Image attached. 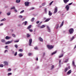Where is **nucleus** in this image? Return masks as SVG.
I'll list each match as a JSON object with an SVG mask.
<instances>
[{
	"mask_svg": "<svg viewBox=\"0 0 76 76\" xmlns=\"http://www.w3.org/2000/svg\"><path fill=\"white\" fill-rule=\"evenodd\" d=\"M69 32L70 34H73V32H74V29L73 28H71L69 29Z\"/></svg>",
	"mask_w": 76,
	"mask_h": 76,
	"instance_id": "nucleus-1",
	"label": "nucleus"
},
{
	"mask_svg": "<svg viewBox=\"0 0 76 76\" xmlns=\"http://www.w3.org/2000/svg\"><path fill=\"white\" fill-rule=\"evenodd\" d=\"M47 47L48 49H53L54 48V46L52 45H47Z\"/></svg>",
	"mask_w": 76,
	"mask_h": 76,
	"instance_id": "nucleus-2",
	"label": "nucleus"
},
{
	"mask_svg": "<svg viewBox=\"0 0 76 76\" xmlns=\"http://www.w3.org/2000/svg\"><path fill=\"white\" fill-rule=\"evenodd\" d=\"M29 46H31L32 45L31 44H32V39H30L29 40Z\"/></svg>",
	"mask_w": 76,
	"mask_h": 76,
	"instance_id": "nucleus-3",
	"label": "nucleus"
},
{
	"mask_svg": "<svg viewBox=\"0 0 76 76\" xmlns=\"http://www.w3.org/2000/svg\"><path fill=\"white\" fill-rule=\"evenodd\" d=\"M58 11V9L57 7H56L54 8V13H56Z\"/></svg>",
	"mask_w": 76,
	"mask_h": 76,
	"instance_id": "nucleus-4",
	"label": "nucleus"
},
{
	"mask_svg": "<svg viewBox=\"0 0 76 76\" xmlns=\"http://www.w3.org/2000/svg\"><path fill=\"white\" fill-rule=\"evenodd\" d=\"M24 4L25 6H29V2L28 1H27L25 2Z\"/></svg>",
	"mask_w": 76,
	"mask_h": 76,
	"instance_id": "nucleus-5",
	"label": "nucleus"
},
{
	"mask_svg": "<svg viewBox=\"0 0 76 76\" xmlns=\"http://www.w3.org/2000/svg\"><path fill=\"white\" fill-rule=\"evenodd\" d=\"M65 8L66 9L67 11H68V10H69V6L68 5H66L65 7Z\"/></svg>",
	"mask_w": 76,
	"mask_h": 76,
	"instance_id": "nucleus-6",
	"label": "nucleus"
},
{
	"mask_svg": "<svg viewBox=\"0 0 76 76\" xmlns=\"http://www.w3.org/2000/svg\"><path fill=\"white\" fill-rule=\"evenodd\" d=\"M47 29H48V31L49 32H51V30H50V27L48 26H47Z\"/></svg>",
	"mask_w": 76,
	"mask_h": 76,
	"instance_id": "nucleus-7",
	"label": "nucleus"
},
{
	"mask_svg": "<svg viewBox=\"0 0 76 76\" xmlns=\"http://www.w3.org/2000/svg\"><path fill=\"white\" fill-rule=\"evenodd\" d=\"M70 69V68H65V69L64 70V71L65 72H67V70L68 69Z\"/></svg>",
	"mask_w": 76,
	"mask_h": 76,
	"instance_id": "nucleus-8",
	"label": "nucleus"
},
{
	"mask_svg": "<svg viewBox=\"0 0 76 76\" xmlns=\"http://www.w3.org/2000/svg\"><path fill=\"white\" fill-rule=\"evenodd\" d=\"M39 39L41 41V42H42V41H43V39H42L41 37H39Z\"/></svg>",
	"mask_w": 76,
	"mask_h": 76,
	"instance_id": "nucleus-9",
	"label": "nucleus"
},
{
	"mask_svg": "<svg viewBox=\"0 0 76 76\" xmlns=\"http://www.w3.org/2000/svg\"><path fill=\"white\" fill-rule=\"evenodd\" d=\"M4 63L5 66H8V63L7 62L5 61L4 62Z\"/></svg>",
	"mask_w": 76,
	"mask_h": 76,
	"instance_id": "nucleus-10",
	"label": "nucleus"
},
{
	"mask_svg": "<svg viewBox=\"0 0 76 76\" xmlns=\"http://www.w3.org/2000/svg\"><path fill=\"white\" fill-rule=\"evenodd\" d=\"M63 1L64 3H66L69 1V0H63Z\"/></svg>",
	"mask_w": 76,
	"mask_h": 76,
	"instance_id": "nucleus-11",
	"label": "nucleus"
},
{
	"mask_svg": "<svg viewBox=\"0 0 76 76\" xmlns=\"http://www.w3.org/2000/svg\"><path fill=\"white\" fill-rule=\"evenodd\" d=\"M64 25V21H63L60 25V27H61Z\"/></svg>",
	"mask_w": 76,
	"mask_h": 76,
	"instance_id": "nucleus-12",
	"label": "nucleus"
},
{
	"mask_svg": "<svg viewBox=\"0 0 76 76\" xmlns=\"http://www.w3.org/2000/svg\"><path fill=\"white\" fill-rule=\"evenodd\" d=\"M31 36V34H27L26 37L27 38H29Z\"/></svg>",
	"mask_w": 76,
	"mask_h": 76,
	"instance_id": "nucleus-13",
	"label": "nucleus"
},
{
	"mask_svg": "<svg viewBox=\"0 0 76 76\" xmlns=\"http://www.w3.org/2000/svg\"><path fill=\"white\" fill-rule=\"evenodd\" d=\"M10 37H8V36H6L5 37L6 39H10Z\"/></svg>",
	"mask_w": 76,
	"mask_h": 76,
	"instance_id": "nucleus-14",
	"label": "nucleus"
},
{
	"mask_svg": "<svg viewBox=\"0 0 76 76\" xmlns=\"http://www.w3.org/2000/svg\"><path fill=\"white\" fill-rule=\"evenodd\" d=\"M72 73V70H70L69 71L67 72V74L68 75L69 74H70Z\"/></svg>",
	"mask_w": 76,
	"mask_h": 76,
	"instance_id": "nucleus-15",
	"label": "nucleus"
},
{
	"mask_svg": "<svg viewBox=\"0 0 76 76\" xmlns=\"http://www.w3.org/2000/svg\"><path fill=\"white\" fill-rule=\"evenodd\" d=\"M72 64L73 66H74V67H76V66L75 64V61H72Z\"/></svg>",
	"mask_w": 76,
	"mask_h": 76,
	"instance_id": "nucleus-16",
	"label": "nucleus"
},
{
	"mask_svg": "<svg viewBox=\"0 0 76 76\" xmlns=\"http://www.w3.org/2000/svg\"><path fill=\"white\" fill-rule=\"evenodd\" d=\"M48 15L49 16H51L52 15V13L50 11H49Z\"/></svg>",
	"mask_w": 76,
	"mask_h": 76,
	"instance_id": "nucleus-17",
	"label": "nucleus"
},
{
	"mask_svg": "<svg viewBox=\"0 0 76 76\" xmlns=\"http://www.w3.org/2000/svg\"><path fill=\"white\" fill-rule=\"evenodd\" d=\"M20 2V0H16L15 1V2L17 3H19Z\"/></svg>",
	"mask_w": 76,
	"mask_h": 76,
	"instance_id": "nucleus-18",
	"label": "nucleus"
},
{
	"mask_svg": "<svg viewBox=\"0 0 76 76\" xmlns=\"http://www.w3.org/2000/svg\"><path fill=\"white\" fill-rule=\"evenodd\" d=\"M11 42H12L8 41L7 42H5V44L6 45L9 44H10V43H11Z\"/></svg>",
	"mask_w": 76,
	"mask_h": 76,
	"instance_id": "nucleus-19",
	"label": "nucleus"
},
{
	"mask_svg": "<svg viewBox=\"0 0 76 76\" xmlns=\"http://www.w3.org/2000/svg\"><path fill=\"white\" fill-rule=\"evenodd\" d=\"M69 61V58H67L64 61V63H67V62H68Z\"/></svg>",
	"mask_w": 76,
	"mask_h": 76,
	"instance_id": "nucleus-20",
	"label": "nucleus"
},
{
	"mask_svg": "<svg viewBox=\"0 0 76 76\" xmlns=\"http://www.w3.org/2000/svg\"><path fill=\"white\" fill-rule=\"evenodd\" d=\"M58 27H59V25L58 24H57L56 25V26L55 27V28H56V29H58Z\"/></svg>",
	"mask_w": 76,
	"mask_h": 76,
	"instance_id": "nucleus-21",
	"label": "nucleus"
},
{
	"mask_svg": "<svg viewBox=\"0 0 76 76\" xmlns=\"http://www.w3.org/2000/svg\"><path fill=\"white\" fill-rule=\"evenodd\" d=\"M1 41L2 42L4 43V42H6V40H5L4 39H2L1 40Z\"/></svg>",
	"mask_w": 76,
	"mask_h": 76,
	"instance_id": "nucleus-22",
	"label": "nucleus"
},
{
	"mask_svg": "<svg viewBox=\"0 0 76 76\" xmlns=\"http://www.w3.org/2000/svg\"><path fill=\"white\" fill-rule=\"evenodd\" d=\"M50 20V18H48V19H47L45 21V22H48L49 20Z\"/></svg>",
	"mask_w": 76,
	"mask_h": 76,
	"instance_id": "nucleus-23",
	"label": "nucleus"
},
{
	"mask_svg": "<svg viewBox=\"0 0 76 76\" xmlns=\"http://www.w3.org/2000/svg\"><path fill=\"white\" fill-rule=\"evenodd\" d=\"M18 56L19 57H22L23 56V54H22V53H20L19 54Z\"/></svg>",
	"mask_w": 76,
	"mask_h": 76,
	"instance_id": "nucleus-24",
	"label": "nucleus"
},
{
	"mask_svg": "<svg viewBox=\"0 0 76 76\" xmlns=\"http://www.w3.org/2000/svg\"><path fill=\"white\" fill-rule=\"evenodd\" d=\"M45 25H42L41 26H40V28H45Z\"/></svg>",
	"mask_w": 76,
	"mask_h": 76,
	"instance_id": "nucleus-25",
	"label": "nucleus"
},
{
	"mask_svg": "<svg viewBox=\"0 0 76 76\" xmlns=\"http://www.w3.org/2000/svg\"><path fill=\"white\" fill-rule=\"evenodd\" d=\"M28 23V22L26 21L23 23H24V25H26V24Z\"/></svg>",
	"mask_w": 76,
	"mask_h": 76,
	"instance_id": "nucleus-26",
	"label": "nucleus"
},
{
	"mask_svg": "<svg viewBox=\"0 0 76 76\" xmlns=\"http://www.w3.org/2000/svg\"><path fill=\"white\" fill-rule=\"evenodd\" d=\"M56 53H57V51H56L53 53H52L51 55L53 56V55H54V54H56Z\"/></svg>",
	"mask_w": 76,
	"mask_h": 76,
	"instance_id": "nucleus-27",
	"label": "nucleus"
},
{
	"mask_svg": "<svg viewBox=\"0 0 76 76\" xmlns=\"http://www.w3.org/2000/svg\"><path fill=\"white\" fill-rule=\"evenodd\" d=\"M31 26H32V25H30L27 27L28 29H31Z\"/></svg>",
	"mask_w": 76,
	"mask_h": 76,
	"instance_id": "nucleus-28",
	"label": "nucleus"
},
{
	"mask_svg": "<svg viewBox=\"0 0 76 76\" xmlns=\"http://www.w3.org/2000/svg\"><path fill=\"white\" fill-rule=\"evenodd\" d=\"M34 48L35 50H38V48L37 47H34Z\"/></svg>",
	"mask_w": 76,
	"mask_h": 76,
	"instance_id": "nucleus-29",
	"label": "nucleus"
},
{
	"mask_svg": "<svg viewBox=\"0 0 76 76\" xmlns=\"http://www.w3.org/2000/svg\"><path fill=\"white\" fill-rule=\"evenodd\" d=\"M35 20V18H32L31 22H33L34 20Z\"/></svg>",
	"mask_w": 76,
	"mask_h": 76,
	"instance_id": "nucleus-30",
	"label": "nucleus"
},
{
	"mask_svg": "<svg viewBox=\"0 0 76 76\" xmlns=\"http://www.w3.org/2000/svg\"><path fill=\"white\" fill-rule=\"evenodd\" d=\"M54 68V65H52L51 68V70H52V69H53Z\"/></svg>",
	"mask_w": 76,
	"mask_h": 76,
	"instance_id": "nucleus-31",
	"label": "nucleus"
},
{
	"mask_svg": "<svg viewBox=\"0 0 76 76\" xmlns=\"http://www.w3.org/2000/svg\"><path fill=\"white\" fill-rule=\"evenodd\" d=\"M45 5V3L44 2L42 4V6H44Z\"/></svg>",
	"mask_w": 76,
	"mask_h": 76,
	"instance_id": "nucleus-32",
	"label": "nucleus"
},
{
	"mask_svg": "<svg viewBox=\"0 0 76 76\" xmlns=\"http://www.w3.org/2000/svg\"><path fill=\"white\" fill-rule=\"evenodd\" d=\"M53 2H54V1H52L49 4V5H50V6H51V5L52 4Z\"/></svg>",
	"mask_w": 76,
	"mask_h": 76,
	"instance_id": "nucleus-33",
	"label": "nucleus"
},
{
	"mask_svg": "<svg viewBox=\"0 0 76 76\" xmlns=\"http://www.w3.org/2000/svg\"><path fill=\"white\" fill-rule=\"evenodd\" d=\"M5 20H6V19L4 18V19H3L1 20V22H2V21H5Z\"/></svg>",
	"mask_w": 76,
	"mask_h": 76,
	"instance_id": "nucleus-34",
	"label": "nucleus"
},
{
	"mask_svg": "<svg viewBox=\"0 0 76 76\" xmlns=\"http://www.w3.org/2000/svg\"><path fill=\"white\" fill-rule=\"evenodd\" d=\"M31 55H32V53H28V56H31Z\"/></svg>",
	"mask_w": 76,
	"mask_h": 76,
	"instance_id": "nucleus-35",
	"label": "nucleus"
},
{
	"mask_svg": "<svg viewBox=\"0 0 76 76\" xmlns=\"http://www.w3.org/2000/svg\"><path fill=\"white\" fill-rule=\"evenodd\" d=\"M15 9V7H12L11 8V10H12V9Z\"/></svg>",
	"mask_w": 76,
	"mask_h": 76,
	"instance_id": "nucleus-36",
	"label": "nucleus"
},
{
	"mask_svg": "<svg viewBox=\"0 0 76 76\" xmlns=\"http://www.w3.org/2000/svg\"><path fill=\"white\" fill-rule=\"evenodd\" d=\"M74 38H75V37H72V38L71 39V41H72L73 39H74Z\"/></svg>",
	"mask_w": 76,
	"mask_h": 76,
	"instance_id": "nucleus-37",
	"label": "nucleus"
},
{
	"mask_svg": "<svg viewBox=\"0 0 76 76\" xmlns=\"http://www.w3.org/2000/svg\"><path fill=\"white\" fill-rule=\"evenodd\" d=\"M61 60L60 59L59 60V64H61Z\"/></svg>",
	"mask_w": 76,
	"mask_h": 76,
	"instance_id": "nucleus-38",
	"label": "nucleus"
},
{
	"mask_svg": "<svg viewBox=\"0 0 76 76\" xmlns=\"http://www.w3.org/2000/svg\"><path fill=\"white\" fill-rule=\"evenodd\" d=\"M11 13L10 12H8L7 13V15H8V16H9V15H10Z\"/></svg>",
	"mask_w": 76,
	"mask_h": 76,
	"instance_id": "nucleus-39",
	"label": "nucleus"
},
{
	"mask_svg": "<svg viewBox=\"0 0 76 76\" xmlns=\"http://www.w3.org/2000/svg\"><path fill=\"white\" fill-rule=\"evenodd\" d=\"M3 65L0 64V67H3Z\"/></svg>",
	"mask_w": 76,
	"mask_h": 76,
	"instance_id": "nucleus-40",
	"label": "nucleus"
},
{
	"mask_svg": "<svg viewBox=\"0 0 76 76\" xmlns=\"http://www.w3.org/2000/svg\"><path fill=\"white\" fill-rule=\"evenodd\" d=\"M12 74L11 73H8V76H10V75H12Z\"/></svg>",
	"mask_w": 76,
	"mask_h": 76,
	"instance_id": "nucleus-41",
	"label": "nucleus"
},
{
	"mask_svg": "<svg viewBox=\"0 0 76 76\" xmlns=\"http://www.w3.org/2000/svg\"><path fill=\"white\" fill-rule=\"evenodd\" d=\"M44 11L45 13H47V8H45L44 9Z\"/></svg>",
	"mask_w": 76,
	"mask_h": 76,
	"instance_id": "nucleus-42",
	"label": "nucleus"
},
{
	"mask_svg": "<svg viewBox=\"0 0 76 76\" xmlns=\"http://www.w3.org/2000/svg\"><path fill=\"white\" fill-rule=\"evenodd\" d=\"M17 54H18V53L17 52H15L14 55V56H16V55H17Z\"/></svg>",
	"mask_w": 76,
	"mask_h": 76,
	"instance_id": "nucleus-43",
	"label": "nucleus"
},
{
	"mask_svg": "<svg viewBox=\"0 0 76 76\" xmlns=\"http://www.w3.org/2000/svg\"><path fill=\"white\" fill-rule=\"evenodd\" d=\"M19 41V40H15V42H18Z\"/></svg>",
	"mask_w": 76,
	"mask_h": 76,
	"instance_id": "nucleus-44",
	"label": "nucleus"
},
{
	"mask_svg": "<svg viewBox=\"0 0 76 76\" xmlns=\"http://www.w3.org/2000/svg\"><path fill=\"white\" fill-rule=\"evenodd\" d=\"M15 48H18V45H15Z\"/></svg>",
	"mask_w": 76,
	"mask_h": 76,
	"instance_id": "nucleus-45",
	"label": "nucleus"
},
{
	"mask_svg": "<svg viewBox=\"0 0 76 76\" xmlns=\"http://www.w3.org/2000/svg\"><path fill=\"white\" fill-rule=\"evenodd\" d=\"M25 11L24 10H23L22 11H21L20 12V13H23Z\"/></svg>",
	"mask_w": 76,
	"mask_h": 76,
	"instance_id": "nucleus-46",
	"label": "nucleus"
},
{
	"mask_svg": "<svg viewBox=\"0 0 76 76\" xmlns=\"http://www.w3.org/2000/svg\"><path fill=\"white\" fill-rule=\"evenodd\" d=\"M19 18H22V15H19Z\"/></svg>",
	"mask_w": 76,
	"mask_h": 76,
	"instance_id": "nucleus-47",
	"label": "nucleus"
},
{
	"mask_svg": "<svg viewBox=\"0 0 76 76\" xmlns=\"http://www.w3.org/2000/svg\"><path fill=\"white\" fill-rule=\"evenodd\" d=\"M45 55V52H44L43 54V57H44V56Z\"/></svg>",
	"mask_w": 76,
	"mask_h": 76,
	"instance_id": "nucleus-48",
	"label": "nucleus"
},
{
	"mask_svg": "<svg viewBox=\"0 0 76 76\" xmlns=\"http://www.w3.org/2000/svg\"><path fill=\"white\" fill-rule=\"evenodd\" d=\"M19 51H20V52H22L23 51V50L22 49H20L19 50Z\"/></svg>",
	"mask_w": 76,
	"mask_h": 76,
	"instance_id": "nucleus-49",
	"label": "nucleus"
},
{
	"mask_svg": "<svg viewBox=\"0 0 76 76\" xmlns=\"http://www.w3.org/2000/svg\"><path fill=\"white\" fill-rule=\"evenodd\" d=\"M29 30L30 32H32V31H33V30H32V29H29Z\"/></svg>",
	"mask_w": 76,
	"mask_h": 76,
	"instance_id": "nucleus-50",
	"label": "nucleus"
},
{
	"mask_svg": "<svg viewBox=\"0 0 76 76\" xmlns=\"http://www.w3.org/2000/svg\"><path fill=\"white\" fill-rule=\"evenodd\" d=\"M63 55L62 54V55L60 56H59V58H61V57H63Z\"/></svg>",
	"mask_w": 76,
	"mask_h": 76,
	"instance_id": "nucleus-51",
	"label": "nucleus"
},
{
	"mask_svg": "<svg viewBox=\"0 0 76 76\" xmlns=\"http://www.w3.org/2000/svg\"><path fill=\"white\" fill-rule=\"evenodd\" d=\"M11 69H10V68H9V69L7 70H8V71H11Z\"/></svg>",
	"mask_w": 76,
	"mask_h": 76,
	"instance_id": "nucleus-52",
	"label": "nucleus"
},
{
	"mask_svg": "<svg viewBox=\"0 0 76 76\" xmlns=\"http://www.w3.org/2000/svg\"><path fill=\"white\" fill-rule=\"evenodd\" d=\"M14 11L15 12H18V11L17 10H16V9H14Z\"/></svg>",
	"mask_w": 76,
	"mask_h": 76,
	"instance_id": "nucleus-53",
	"label": "nucleus"
},
{
	"mask_svg": "<svg viewBox=\"0 0 76 76\" xmlns=\"http://www.w3.org/2000/svg\"><path fill=\"white\" fill-rule=\"evenodd\" d=\"M6 52H8V50H5L4 53H6Z\"/></svg>",
	"mask_w": 76,
	"mask_h": 76,
	"instance_id": "nucleus-54",
	"label": "nucleus"
},
{
	"mask_svg": "<svg viewBox=\"0 0 76 76\" xmlns=\"http://www.w3.org/2000/svg\"><path fill=\"white\" fill-rule=\"evenodd\" d=\"M72 4H73V2H72L71 3H70L68 4V5H72Z\"/></svg>",
	"mask_w": 76,
	"mask_h": 76,
	"instance_id": "nucleus-55",
	"label": "nucleus"
},
{
	"mask_svg": "<svg viewBox=\"0 0 76 76\" xmlns=\"http://www.w3.org/2000/svg\"><path fill=\"white\" fill-rule=\"evenodd\" d=\"M39 21H37L36 22V23H37V24H38V23H39Z\"/></svg>",
	"mask_w": 76,
	"mask_h": 76,
	"instance_id": "nucleus-56",
	"label": "nucleus"
},
{
	"mask_svg": "<svg viewBox=\"0 0 76 76\" xmlns=\"http://www.w3.org/2000/svg\"><path fill=\"white\" fill-rule=\"evenodd\" d=\"M12 36H13V37H15V34H13Z\"/></svg>",
	"mask_w": 76,
	"mask_h": 76,
	"instance_id": "nucleus-57",
	"label": "nucleus"
},
{
	"mask_svg": "<svg viewBox=\"0 0 76 76\" xmlns=\"http://www.w3.org/2000/svg\"><path fill=\"white\" fill-rule=\"evenodd\" d=\"M2 25H3V23H2L0 24V26H1Z\"/></svg>",
	"mask_w": 76,
	"mask_h": 76,
	"instance_id": "nucleus-58",
	"label": "nucleus"
},
{
	"mask_svg": "<svg viewBox=\"0 0 76 76\" xmlns=\"http://www.w3.org/2000/svg\"><path fill=\"white\" fill-rule=\"evenodd\" d=\"M36 61H38V58H37L36 59Z\"/></svg>",
	"mask_w": 76,
	"mask_h": 76,
	"instance_id": "nucleus-59",
	"label": "nucleus"
},
{
	"mask_svg": "<svg viewBox=\"0 0 76 76\" xmlns=\"http://www.w3.org/2000/svg\"><path fill=\"white\" fill-rule=\"evenodd\" d=\"M31 9H32V10H34V7H32L31 8Z\"/></svg>",
	"mask_w": 76,
	"mask_h": 76,
	"instance_id": "nucleus-60",
	"label": "nucleus"
},
{
	"mask_svg": "<svg viewBox=\"0 0 76 76\" xmlns=\"http://www.w3.org/2000/svg\"><path fill=\"white\" fill-rule=\"evenodd\" d=\"M46 19V18H45V17L44 18V20H45V19Z\"/></svg>",
	"mask_w": 76,
	"mask_h": 76,
	"instance_id": "nucleus-61",
	"label": "nucleus"
},
{
	"mask_svg": "<svg viewBox=\"0 0 76 76\" xmlns=\"http://www.w3.org/2000/svg\"><path fill=\"white\" fill-rule=\"evenodd\" d=\"M8 47V46H6L5 47V48H7V47Z\"/></svg>",
	"mask_w": 76,
	"mask_h": 76,
	"instance_id": "nucleus-62",
	"label": "nucleus"
},
{
	"mask_svg": "<svg viewBox=\"0 0 76 76\" xmlns=\"http://www.w3.org/2000/svg\"><path fill=\"white\" fill-rule=\"evenodd\" d=\"M76 48V45L74 47V48Z\"/></svg>",
	"mask_w": 76,
	"mask_h": 76,
	"instance_id": "nucleus-63",
	"label": "nucleus"
},
{
	"mask_svg": "<svg viewBox=\"0 0 76 76\" xmlns=\"http://www.w3.org/2000/svg\"><path fill=\"white\" fill-rule=\"evenodd\" d=\"M39 7H42V6H39Z\"/></svg>",
	"mask_w": 76,
	"mask_h": 76,
	"instance_id": "nucleus-64",
	"label": "nucleus"
}]
</instances>
